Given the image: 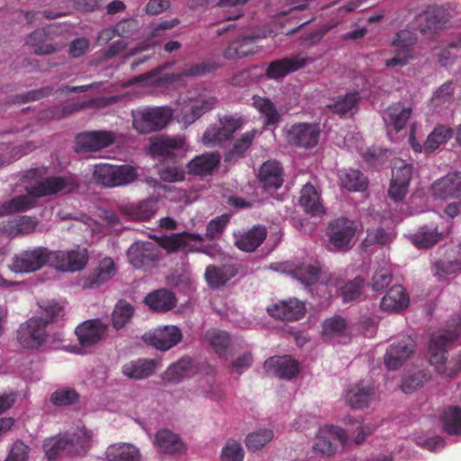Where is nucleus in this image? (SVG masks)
<instances>
[{"label":"nucleus","instance_id":"f257e3e1","mask_svg":"<svg viewBox=\"0 0 461 461\" xmlns=\"http://www.w3.org/2000/svg\"><path fill=\"white\" fill-rule=\"evenodd\" d=\"M91 434L86 429H77L74 432L47 438L42 448L49 461H54L63 455L84 456L91 447Z\"/></svg>","mask_w":461,"mask_h":461},{"label":"nucleus","instance_id":"f03ea898","mask_svg":"<svg viewBox=\"0 0 461 461\" xmlns=\"http://www.w3.org/2000/svg\"><path fill=\"white\" fill-rule=\"evenodd\" d=\"M137 169L131 165H112L99 163L94 166V181L104 187H115L126 185L137 178Z\"/></svg>","mask_w":461,"mask_h":461},{"label":"nucleus","instance_id":"7ed1b4c3","mask_svg":"<svg viewBox=\"0 0 461 461\" xmlns=\"http://www.w3.org/2000/svg\"><path fill=\"white\" fill-rule=\"evenodd\" d=\"M173 117V110L167 106L146 108L132 112L133 128L141 134L160 131Z\"/></svg>","mask_w":461,"mask_h":461},{"label":"nucleus","instance_id":"20e7f679","mask_svg":"<svg viewBox=\"0 0 461 461\" xmlns=\"http://www.w3.org/2000/svg\"><path fill=\"white\" fill-rule=\"evenodd\" d=\"M127 257L135 269L148 271L158 266L163 254L158 245L150 241L138 240L130 246Z\"/></svg>","mask_w":461,"mask_h":461},{"label":"nucleus","instance_id":"39448f33","mask_svg":"<svg viewBox=\"0 0 461 461\" xmlns=\"http://www.w3.org/2000/svg\"><path fill=\"white\" fill-rule=\"evenodd\" d=\"M45 266L51 267V250L40 246L14 255L10 269L15 273H32Z\"/></svg>","mask_w":461,"mask_h":461},{"label":"nucleus","instance_id":"423d86ee","mask_svg":"<svg viewBox=\"0 0 461 461\" xmlns=\"http://www.w3.org/2000/svg\"><path fill=\"white\" fill-rule=\"evenodd\" d=\"M49 334L46 323L41 318L32 317L23 322L17 330V341L26 349H38L43 346Z\"/></svg>","mask_w":461,"mask_h":461},{"label":"nucleus","instance_id":"0eeeda50","mask_svg":"<svg viewBox=\"0 0 461 461\" xmlns=\"http://www.w3.org/2000/svg\"><path fill=\"white\" fill-rule=\"evenodd\" d=\"M417 41L413 32L409 30H401L396 32L391 41L393 47V57L385 60L384 65L387 68L404 67L412 58V47Z\"/></svg>","mask_w":461,"mask_h":461},{"label":"nucleus","instance_id":"6e6552de","mask_svg":"<svg viewBox=\"0 0 461 461\" xmlns=\"http://www.w3.org/2000/svg\"><path fill=\"white\" fill-rule=\"evenodd\" d=\"M78 181L72 175L47 177L32 186V194L36 199L57 194H68L76 191Z\"/></svg>","mask_w":461,"mask_h":461},{"label":"nucleus","instance_id":"1a4fd4ad","mask_svg":"<svg viewBox=\"0 0 461 461\" xmlns=\"http://www.w3.org/2000/svg\"><path fill=\"white\" fill-rule=\"evenodd\" d=\"M88 260L85 248L71 250H51V267L62 272H77L83 269Z\"/></svg>","mask_w":461,"mask_h":461},{"label":"nucleus","instance_id":"9d476101","mask_svg":"<svg viewBox=\"0 0 461 461\" xmlns=\"http://www.w3.org/2000/svg\"><path fill=\"white\" fill-rule=\"evenodd\" d=\"M357 230L356 223L345 217L331 221L327 228L330 246L337 250L348 249Z\"/></svg>","mask_w":461,"mask_h":461},{"label":"nucleus","instance_id":"9b49d317","mask_svg":"<svg viewBox=\"0 0 461 461\" xmlns=\"http://www.w3.org/2000/svg\"><path fill=\"white\" fill-rule=\"evenodd\" d=\"M412 164L402 159H395L392 169V179L388 189V196L395 201H402L409 188L412 176Z\"/></svg>","mask_w":461,"mask_h":461},{"label":"nucleus","instance_id":"f8f14e48","mask_svg":"<svg viewBox=\"0 0 461 461\" xmlns=\"http://www.w3.org/2000/svg\"><path fill=\"white\" fill-rule=\"evenodd\" d=\"M183 338L182 331L174 325L159 327L152 332H147L142 339L149 346L167 351L177 345Z\"/></svg>","mask_w":461,"mask_h":461},{"label":"nucleus","instance_id":"ddd939ff","mask_svg":"<svg viewBox=\"0 0 461 461\" xmlns=\"http://www.w3.org/2000/svg\"><path fill=\"white\" fill-rule=\"evenodd\" d=\"M320 129L317 124L296 123L294 124L287 133V140L291 145L312 149L318 144Z\"/></svg>","mask_w":461,"mask_h":461},{"label":"nucleus","instance_id":"4468645a","mask_svg":"<svg viewBox=\"0 0 461 461\" xmlns=\"http://www.w3.org/2000/svg\"><path fill=\"white\" fill-rule=\"evenodd\" d=\"M415 350V342L410 336L393 343L384 355V365L389 370H396L410 357Z\"/></svg>","mask_w":461,"mask_h":461},{"label":"nucleus","instance_id":"2eb2a0df","mask_svg":"<svg viewBox=\"0 0 461 461\" xmlns=\"http://www.w3.org/2000/svg\"><path fill=\"white\" fill-rule=\"evenodd\" d=\"M108 330V325L99 319L88 320L76 328V335L83 348L92 347L100 342Z\"/></svg>","mask_w":461,"mask_h":461},{"label":"nucleus","instance_id":"dca6fc26","mask_svg":"<svg viewBox=\"0 0 461 461\" xmlns=\"http://www.w3.org/2000/svg\"><path fill=\"white\" fill-rule=\"evenodd\" d=\"M53 31L51 27L37 29L26 38L25 43L38 56L50 55L58 52L61 45L52 42Z\"/></svg>","mask_w":461,"mask_h":461},{"label":"nucleus","instance_id":"f3484780","mask_svg":"<svg viewBox=\"0 0 461 461\" xmlns=\"http://www.w3.org/2000/svg\"><path fill=\"white\" fill-rule=\"evenodd\" d=\"M267 312L273 318L285 321H294L304 316L305 305L297 299H289L268 306Z\"/></svg>","mask_w":461,"mask_h":461},{"label":"nucleus","instance_id":"a211bd4d","mask_svg":"<svg viewBox=\"0 0 461 461\" xmlns=\"http://www.w3.org/2000/svg\"><path fill=\"white\" fill-rule=\"evenodd\" d=\"M259 39L258 35L239 37L228 44L222 51V56L229 60H236L253 55L259 50L258 45Z\"/></svg>","mask_w":461,"mask_h":461},{"label":"nucleus","instance_id":"6ab92c4d","mask_svg":"<svg viewBox=\"0 0 461 461\" xmlns=\"http://www.w3.org/2000/svg\"><path fill=\"white\" fill-rule=\"evenodd\" d=\"M306 59L300 56L285 57L283 59L271 61L267 69L265 76L267 79L278 80L284 78L287 75L299 70L306 64Z\"/></svg>","mask_w":461,"mask_h":461},{"label":"nucleus","instance_id":"aec40b11","mask_svg":"<svg viewBox=\"0 0 461 461\" xmlns=\"http://www.w3.org/2000/svg\"><path fill=\"white\" fill-rule=\"evenodd\" d=\"M113 142V133L105 131L82 132L76 137L77 151H96L109 147Z\"/></svg>","mask_w":461,"mask_h":461},{"label":"nucleus","instance_id":"412c9836","mask_svg":"<svg viewBox=\"0 0 461 461\" xmlns=\"http://www.w3.org/2000/svg\"><path fill=\"white\" fill-rule=\"evenodd\" d=\"M264 367L267 372L286 380L294 378L300 371L299 363L289 356L269 357L265 361Z\"/></svg>","mask_w":461,"mask_h":461},{"label":"nucleus","instance_id":"4be33fe9","mask_svg":"<svg viewBox=\"0 0 461 461\" xmlns=\"http://www.w3.org/2000/svg\"><path fill=\"white\" fill-rule=\"evenodd\" d=\"M156 240L158 247L164 249L168 253H174L179 249H187L192 241H203V237L201 234L183 231L170 235H162Z\"/></svg>","mask_w":461,"mask_h":461},{"label":"nucleus","instance_id":"5701e85b","mask_svg":"<svg viewBox=\"0 0 461 461\" xmlns=\"http://www.w3.org/2000/svg\"><path fill=\"white\" fill-rule=\"evenodd\" d=\"M431 189L433 195L438 198L459 197L461 195V174L457 172L447 174L438 179L432 185Z\"/></svg>","mask_w":461,"mask_h":461},{"label":"nucleus","instance_id":"b1692460","mask_svg":"<svg viewBox=\"0 0 461 461\" xmlns=\"http://www.w3.org/2000/svg\"><path fill=\"white\" fill-rule=\"evenodd\" d=\"M221 162L218 152L204 153L194 157L186 165L187 173L198 176L212 175Z\"/></svg>","mask_w":461,"mask_h":461},{"label":"nucleus","instance_id":"393cba45","mask_svg":"<svg viewBox=\"0 0 461 461\" xmlns=\"http://www.w3.org/2000/svg\"><path fill=\"white\" fill-rule=\"evenodd\" d=\"M410 303L409 295L402 285H393L381 301V309L389 312H400Z\"/></svg>","mask_w":461,"mask_h":461},{"label":"nucleus","instance_id":"a878e982","mask_svg":"<svg viewBox=\"0 0 461 461\" xmlns=\"http://www.w3.org/2000/svg\"><path fill=\"white\" fill-rule=\"evenodd\" d=\"M175 294L166 288H160L150 292L144 299V303L154 312H167L176 305Z\"/></svg>","mask_w":461,"mask_h":461},{"label":"nucleus","instance_id":"bb28decb","mask_svg":"<svg viewBox=\"0 0 461 461\" xmlns=\"http://www.w3.org/2000/svg\"><path fill=\"white\" fill-rule=\"evenodd\" d=\"M155 443L166 454L181 455L186 451L185 444L180 437L169 429H160L156 433Z\"/></svg>","mask_w":461,"mask_h":461},{"label":"nucleus","instance_id":"cd10ccee","mask_svg":"<svg viewBox=\"0 0 461 461\" xmlns=\"http://www.w3.org/2000/svg\"><path fill=\"white\" fill-rule=\"evenodd\" d=\"M37 203V199L32 194V188L27 194L16 195L0 204V217L9 214L26 212L33 208Z\"/></svg>","mask_w":461,"mask_h":461},{"label":"nucleus","instance_id":"c85d7f7f","mask_svg":"<svg viewBox=\"0 0 461 461\" xmlns=\"http://www.w3.org/2000/svg\"><path fill=\"white\" fill-rule=\"evenodd\" d=\"M185 139L177 137H161L150 144V152L154 156L162 157L166 159L176 158L175 149L184 148Z\"/></svg>","mask_w":461,"mask_h":461},{"label":"nucleus","instance_id":"c756f323","mask_svg":"<svg viewBox=\"0 0 461 461\" xmlns=\"http://www.w3.org/2000/svg\"><path fill=\"white\" fill-rule=\"evenodd\" d=\"M411 113V107H405L402 103H395L384 112L383 119L388 127L400 131L404 128Z\"/></svg>","mask_w":461,"mask_h":461},{"label":"nucleus","instance_id":"7c9ffc66","mask_svg":"<svg viewBox=\"0 0 461 461\" xmlns=\"http://www.w3.org/2000/svg\"><path fill=\"white\" fill-rule=\"evenodd\" d=\"M157 368V362L153 359L139 358L124 364L122 373L131 379H144L151 375Z\"/></svg>","mask_w":461,"mask_h":461},{"label":"nucleus","instance_id":"2f4dec72","mask_svg":"<svg viewBox=\"0 0 461 461\" xmlns=\"http://www.w3.org/2000/svg\"><path fill=\"white\" fill-rule=\"evenodd\" d=\"M236 275V270L232 266L210 265L206 267L204 277L210 287L218 289L224 286Z\"/></svg>","mask_w":461,"mask_h":461},{"label":"nucleus","instance_id":"473e14b6","mask_svg":"<svg viewBox=\"0 0 461 461\" xmlns=\"http://www.w3.org/2000/svg\"><path fill=\"white\" fill-rule=\"evenodd\" d=\"M442 239L437 224L421 226L415 233L410 236L412 244L419 249H429L436 245Z\"/></svg>","mask_w":461,"mask_h":461},{"label":"nucleus","instance_id":"72a5a7b5","mask_svg":"<svg viewBox=\"0 0 461 461\" xmlns=\"http://www.w3.org/2000/svg\"><path fill=\"white\" fill-rule=\"evenodd\" d=\"M360 95L358 92L348 93L345 95L339 96L335 101L327 104L330 112L340 116L348 113L354 114L358 110Z\"/></svg>","mask_w":461,"mask_h":461},{"label":"nucleus","instance_id":"f704fd0d","mask_svg":"<svg viewBox=\"0 0 461 461\" xmlns=\"http://www.w3.org/2000/svg\"><path fill=\"white\" fill-rule=\"evenodd\" d=\"M267 230L265 227L255 226L249 231L236 238L235 245L241 250L252 252L265 240Z\"/></svg>","mask_w":461,"mask_h":461},{"label":"nucleus","instance_id":"c9c22d12","mask_svg":"<svg viewBox=\"0 0 461 461\" xmlns=\"http://www.w3.org/2000/svg\"><path fill=\"white\" fill-rule=\"evenodd\" d=\"M299 203L307 213L312 216H318L324 212L323 206L320 203V195L311 184H306L302 188Z\"/></svg>","mask_w":461,"mask_h":461},{"label":"nucleus","instance_id":"e433bc0d","mask_svg":"<svg viewBox=\"0 0 461 461\" xmlns=\"http://www.w3.org/2000/svg\"><path fill=\"white\" fill-rule=\"evenodd\" d=\"M442 430L450 436H461V408L448 406L439 416Z\"/></svg>","mask_w":461,"mask_h":461},{"label":"nucleus","instance_id":"4c0bfd02","mask_svg":"<svg viewBox=\"0 0 461 461\" xmlns=\"http://www.w3.org/2000/svg\"><path fill=\"white\" fill-rule=\"evenodd\" d=\"M105 456L108 461H140L139 449L127 443H117L110 445Z\"/></svg>","mask_w":461,"mask_h":461},{"label":"nucleus","instance_id":"58836bf2","mask_svg":"<svg viewBox=\"0 0 461 461\" xmlns=\"http://www.w3.org/2000/svg\"><path fill=\"white\" fill-rule=\"evenodd\" d=\"M259 179L265 188H279L284 181L279 163L276 161L265 162L259 171Z\"/></svg>","mask_w":461,"mask_h":461},{"label":"nucleus","instance_id":"ea45409f","mask_svg":"<svg viewBox=\"0 0 461 461\" xmlns=\"http://www.w3.org/2000/svg\"><path fill=\"white\" fill-rule=\"evenodd\" d=\"M373 393L374 389L371 386L354 384L347 393V402L351 408L363 409L368 406Z\"/></svg>","mask_w":461,"mask_h":461},{"label":"nucleus","instance_id":"a19ab883","mask_svg":"<svg viewBox=\"0 0 461 461\" xmlns=\"http://www.w3.org/2000/svg\"><path fill=\"white\" fill-rule=\"evenodd\" d=\"M339 178L341 185L351 192H360L367 186L366 177L357 169L349 168L340 171Z\"/></svg>","mask_w":461,"mask_h":461},{"label":"nucleus","instance_id":"79ce46f5","mask_svg":"<svg viewBox=\"0 0 461 461\" xmlns=\"http://www.w3.org/2000/svg\"><path fill=\"white\" fill-rule=\"evenodd\" d=\"M204 339L219 357H226L230 345L229 333L216 329L209 330L204 334Z\"/></svg>","mask_w":461,"mask_h":461},{"label":"nucleus","instance_id":"37998d69","mask_svg":"<svg viewBox=\"0 0 461 461\" xmlns=\"http://www.w3.org/2000/svg\"><path fill=\"white\" fill-rule=\"evenodd\" d=\"M453 134V130L445 125L437 126L434 131L429 134L423 148L427 153L435 151L441 144L446 143Z\"/></svg>","mask_w":461,"mask_h":461},{"label":"nucleus","instance_id":"c03bdc74","mask_svg":"<svg viewBox=\"0 0 461 461\" xmlns=\"http://www.w3.org/2000/svg\"><path fill=\"white\" fill-rule=\"evenodd\" d=\"M426 29L438 32L448 22V15L443 7L430 6L425 12Z\"/></svg>","mask_w":461,"mask_h":461},{"label":"nucleus","instance_id":"a18cd8bd","mask_svg":"<svg viewBox=\"0 0 461 461\" xmlns=\"http://www.w3.org/2000/svg\"><path fill=\"white\" fill-rule=\"evenodd\" d=\"M429 379V374L424 370L407 372L402 377L401 389L405 393H411L418 388L422 387Z\"/></svg>","mask_w":461,"mask_h":461},{"label":"nucleus","instance_id":"49530a36","mask_svg":"<svg viewBox=\"0 0 461 461\" xmlns=\"http://www.w3.org/2000/svg\"><path fill=\"white\" fill-rule=\"evenodd\" d=\"M134 308L125 300H120L114 306L112 314V323L114 329L123 328L131 319Z\"/></svg>","mask_w":461,"mask_h":461},{"label":"nucleus","instance_id":"de8ad7c7","mask_svg":"<svg viewBox=\"0 0 461 461\" xmlns=\"http://www.w3.org/2000/svg\"><path fill=\"white\" fill-rule=\"evenodd\" d=\"M218 66L215 63L202 62L195 64L191 68L185 69L179 73H173L167 76V80L173 82L182 77H198L210 74L216 70Z\"/></svg>","mask_w":461,"mask_h":461},{"label":"nucleus","instance_id":"09e8293b","mask_svg":"<svg viewBox=\"0 0 461 461\" xmlns=\"http://www.w3.org/2000/svg\"><path fill=\"white\" fill-rule=\"evenodd\" d=\"M274 438V432L269 429H260L249 433L245 439V445L249 451H256L264 447Z\"/></svg>","mask_w":461,"mask_h":461},{"label":"nucleus","instance_id":"8fccbe9b","mask_svg":"<svg viewBox=\"0 0 461 461\" xmlns=\"http://www.w3.org/2000/svg\"><path fill=\"white\" fill-rule=\"evenodd\" d=\"M320 267L314 265L303 264L293 270V276L306 286L316 284L320 278Z\"/></svg>","mask_w":461,"mask_h":461},{"label":"nucleus","instance_id":"3c124183","mask_svg":"<svg viewBox=\"0 0 461 461\" xmlns=\"http://www.w3.org/2000/svg\"><path fill=\"white\" fill-rule=\"evenodd\" d=\"M50 400L55 406H70L78 402L79 394L72 388H59L51 393Z\"/></svg>","mask_w":461,"mask_h":461},{"label":"nucleus","instance_id":"603ef678","mask_svg":"<svg viewBox=\"0 0 461 461\" xmlns=\"http://www.w3.org/2000/svg\"><path fill=\"white\" fill-rule=\"evenodd\" d=\"M254 106L266 117L267 125H274L279 120V114L275 104L267 98L254 97Z\"/></svg>","mask_w":461,"mask_h":461},{"label":"nucleus","instance_id":"864d4df0","mask_svg":"<svg viewBox=\"0 0 461 461\" xmlns=\"http://www.w3.org/2000/svg\"><path fill=\"white\" fill-rule=\"evenodd\" d=\"M365 279L361 276H357L353 280L345 283L340 287V295L344 303H348L357 299L364 288Z\"/></svg>","mask_w":461,"mask_h":461},{"label":"nucleus","instance_id":"5fc2aeb1","mask_svg":"<svg viewBox=\"0 0 461 461\" xmlns=\"http://www.w3.org/2000/svg\"><path fill=\"white\" fill-rule=\"evenodd\" d=\"M230 133L221 125L208 128L203 136V142L208 146H222L231 140Z\"/></svg>","mask_w":461,"mask_h":461},{"label":"nucleus","instance_id":"6e6d98bb","mask_svg":"<svg viewBox=\"0 0 461 461\" xmlns=\"http://www.w3.org/2000/svg\"><path fill=\"white\" fill-rule=\"evenodd\" d=\"M217 99L213 96L197 100L191 107V114L184 117L185 122L192 123L205 113L211 111L216 104Z\"/></svg>","mask_w":461,"mask_h":461},{"label":"nucleus","instance_id":"4d7b16f0","mask_svg":"<svg viewBox=\"0 0 461 461\" xmlns=\"http://www.w3.org/2000/svg\"><path fill=\"white\" fill-rule=\"evenodd\" d=\"M253 139H254V133H252V132L244 133L240 139H238L234 142L232 149H230L225 154V160L230 162L232 160L237 159L238 158L243 157L245 152L250 147Z\"/></svg>","mask_w":461,"mask_h":461},{"label":"nucleus","instance_id":"13d9d810","mask_svg":"<svg viewBox=\"0 0 461 461\" xmlns=\"http://www.w3.org/2000/svg\"><path fill=\"white\" fill-rule=\"evenodd\" d=\"M191 360L189 358H182L176 363L172 364L167 370L166 379L172 383H178L189 374Z\"/></svg>","mask_w":461,"mask_h":461},{"label":"nucleus","instance_id":"bf43d9fd","mask_svg":"<svg viewBox=\"0 0 461 461\" xmlns=\"http://www.w3.org/2000/svg\"><path fill=\"white\" fill-rule=\"evenodd\" d=\"M229 220V215L223 214L210 221L206 226L205 235L203 236V240L212 241L219 238L224 232Z\"/></svg>","mask_w":461,"mask_h":461},{"label":"nucleus","instance_id":"052dcab7","mask_svg":"<svg viewBox=\"0 0 461 461\" xmlns=\"http://www.w3.org/2000/svg\"><path fill=\"white\" fill-rule=\"evenodd\" d=\"M39 306L41 314L40 318L46 323V327L50 323L54 322L63 311L59 303L53 300L41 301L39 303Z\"/></svg>","mask_w":461,"mask_h":461},{"label":"nucleus","instance_id":"680f3d73","mask_svg":"<svg viewBox=\"0 0 461 461\" xmlns=\"http://www.w3.org/2000/svg\"><path fill=\"white\" fill-rule=\"evenodd\" d=\"M221 461H243L244 451L238 441L230 439L221 450Z\"/></svg>","mask_w":461,"mask_h":461},{"label":"nucleus","instance_id":"e2e57ef3","mask_svg":"<svg viewBox=\"0 0 461 461\" xmlns=\"http://www.w3.org/2000/svg\"><path fill=\"white\" fill-rule=\"evenodd\" d=\"M312 450L314 453L330 456L336 453L337 448L331 443L330 437L327 435V432L321 431L315 438Z\"/></svg>","mask_w":461,"mask_h":461},{"label":"nucleus","instance_id":"0e129e2a","mask_svg":"<svg viewBox=\"0 0 461 461\" xmlns=\"http://www.w3.org/2000/svg\"><path fill=\"white\" fill-rule=\"evenodd\" d=\"M127 213L132 220L145 221L154 215V210L149 202H140L137 205L131 206Z\"/></svg>","mask_w":461,"mask_h":461},{"label":"nucleus","instance_id":"69168bd1","mask_svg":"<svg viewBox=\"0 0 461 461\" xmlns=\"http://www.w3.org/2000/svg\"><path fill=\"white\" fill-rule=\"evenodd\" d=\"M393 236L383 228L367 230L365 242L367 244L385 245L393 240Z\"/></svg>","mask_w":461,"mask_h":461},{"label":"nucleus","instance_id":"338daca9","mask_svg":"<svg viewBox=\"0 0 461 461\" xmlns=\"http://www.w3.org/2000/svg\"><path fill=\"white\" fill-rule=\"evenodd\" d=\"M346 321L340 316L328 319L323 323V333L325 335H339L346 330Z\"/></svg>","mask_w":461,"mask_h":461},{"label":"nucleus","instance_id":"774afa93","mask_svg":"<svg viewBox=\"0 0 461 461\" xmlns=\"http://www.w3.org/2000/svg\"><path fill=\"white\" fill-rule=\"evenodd\" d=\"M29 447L23 441L17 440L13 444L5 461H28Z\"/></svg>","mask_w":461,"mask_h":461}]
</instances>
